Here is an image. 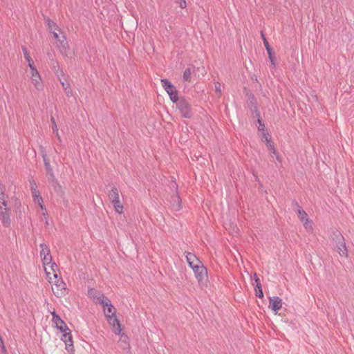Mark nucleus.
Listing matches in <instances>:
<instances>
[{
  "mask_svg": "<svg viewBox=\"0 0 354 354\" xmlns=\"http://www.w3.org/2000/svg\"><path fill=\"white\" fill-rule=\"evenodd\" d=\"M51 315L53 317L52 321L53 324L55 325V327L60 330V332H66L68 330V327L66 326L64 321L61 319L55 311L52 312Z\"/></svg>",
  "mask_w": 354,
  "mask_h": 354,
  "instance_id": "obj_7",
  "label": "nucleus"
},
{
  "mask_svg": "<svg viewBox=\"0 0 354 354\" xmlns=\"http://www.w3.org/2000/svg\"><path fill=\"white\" fill-rule=\"evenodd\" d=\"M191 74H192V69L190 67H188L183 72V82H189L191 81Z\"/></svg>",
  "mask_w": 354,
  "mask_h": 354,
  "instance_id": "obj_28",
  "label": "nucleus"
},
{
  "mask_svg": "<svg viewBox=\"0 0 354 354\" xmlns=\"http://www.w3.org/2000/svg\"><path fill=\"white\" fill-rule=\"evenodd\" d=\"M32 196L35 203H37L40 208L46 212V209L43 204V198L40 194L39 191L37 189H33V192H32Z\"/></svg>",
  "mask_w": 354,
  "mask_h": 354,
  "instance_id": "obj_16",
  "label": "nucleus"
},
{
  "mask_svg": "<svg viewBox=\"0 0 354 354\" xmlns=\"http://www.w3.org/2000/svg\"><path fill=\"white\" fill-rule=\"evenodd\" d=\"M55 290L53 288L54 294L57 297L62 296L66 290V283L64 282L62 278L57 279L55 283Z\"/></svg>",
  "mask_w": 354,
  "mask_h": 354,
  "instance_id": "obj_13",
  "label": "nucleus"
},
{
  "mask_svg": "<svg viewBox=\"0 0 354 354\" xmlns=\"http://www.w3.org/2000/svg\"><path fill=\"white\" fill-rule=\"evenodd\" d=\"M101 304L103 306L104 315L106 319H109L111 315H115V308L111 304V301L108 297L105 298L104 304Z\"/></svg>",
  "mask_w": 354,
  "mask_h": 354,
  "instance_id": "obj_9",
  "label": "nucleus"
},
{
  "mask_svg": "<svg viewBox=\"0 0 354 354\" xmlns=\"http://www.w3.org/2000/svg\"><path fill=\"white\" fill-rule=\"evenodd\" d=\"M176 2L178 3L180 7L183 9L187 7L186 0H176Z\"/></svg>",
  "mask_w": 354,
  "mask_h": 354,
  "instance_id": "obj_37",
  "label": "nucleus"
},
{
  "mask_svg": "<svg viewBox=\"0 0 354 354\" xmlns=\"http://www.w3.org/2000/svg\"><path fill=\"white\" fill-rule=\"evenodd\" d=\"M254 292H255L256 297H257L259 298H263V290H262L261 286H258V287H255L254 288Z\"/></svg>",
  "mask_w": 354,
  "mask_h": 354,
  "instance_id": "obj_34",
  "label": "nucleus"
},
{
  "mask_svg": "<svg viewBox=\"0 0 354 354\" xmlns=\"http://www.w3.org/2000/svg\"><path fill=\"white\" fill-rule=\"evenodd\" d=\"M255 282V287L261 286V281L259 277H257V279H254Z\"/></svg>",
  "mask_w": 354,
  "mask_h": 354,
  "instance_id": "obj_42",
  "label": "nucleus"
},
{
  "mask_svg": "<svg viewBox=\"0 0 354 354\" xmlns=\"http://www.w3.org/2000/svg\"><path fill=\"white\" fill-rule=\"evenodd\" d=\"M257 277H259L257 273L254 274V279H257Z\"/></svg>",
  "mask_w": 354,
  "mask_h": 354,
  "instance_id": "obj_46",
  "label": "nucleus"
},
{
  "mask_svg": "<svg viewBox=\"0 0 354 354\" xmlns=\"http://www.w3.org/2000/svg\"><path fill=\"white\" fill-rule=\"evenodd\" d=\"M107 320L112 325L113 332L115 335H120L121 333V324L116 315H111Z\"/></svg>",
  "mask_w": 354,
  "mask_h": 354,
  "instance_id": "obj_14",
  "label": "nucleus"
},
{
  "mask_svg": "<svg viewBox=\"0 0 354 354\" xmlns=\"http://www.w3.org/2000/svg\"><path fill=\"white\" fill-rule=\"evenodd\" d=\"M185 258L187 261V263L192 261H195L198 264L201 263V261L198 259V257L193 253L185 252Z\"/></svg>",
  "mask_w": 354,
  "mask_h": 354,
  "instance_id": "obj_25",
  "label": "nucleus"
},
{
  "mask_svg": "<svg viewBox=\"0 0 354 354\" xmlns=\"http://www.w3.org/2000/svg\"><path fill=\"white\" fill-rule=\"evenodd\" d=\"M63 333L61 339L65 343L66 350L70 352L71 354H74V346L73 338L70 329L66 332H62Z\"/></svg>",
  "mask_w": 354,
  "mask_h": 354,
  "instance_id": "obj_4",
  "label": "nucleus"
},
{
  "mask_svg": "<svg viewBox=\"0 0 354 354\" xmlns=\"http://www.w3.org/2000/svg\"><path fill=\"white\" fill-rule=\"evenodd\" d=\"M50 122L52 123L53 131L56 135V137L57 138V140H59V142L61 143L62 142V139H61V137H60V136L59 134L57 125L56 124L55 118L53 116L51 117Z\"/></svg>",
  "mask_w": 354,
  "mask_h": 354,
  "instance_id": "obj_24",
  "label": "nucleus"
},
{
  "mask_svg": "<svg viewBox=\"0 0 354 354\" xmlns=\"http://www.w3.org/2000/svg\"><path fill=\"white\" fill-rule=\"evenodd\" d=\"M111 203L117 213L122 214L123 213V205L120 201V198L115 201H111Z\"/></svg>",
  "mask_w": 354,
  "mask_h": 354,
  "instance_id": "obj_23",
  "label": "nucleus"
},
{
  "mask_svg": "<svg viewBox=\"0 0 354 354\" xmlns=\"http://www.w3.org/2000/svg\"><path fill=\"white\" fill-rule=\"evenodd\" d=\"M162 86L166 92L175 88V86L169 82L167 79L163 78L160 80Z\"/></svg>",
  "mask_w": 354,
  "mask_h": 354,
  "instance_id": "obj_21",
  "label": "nucleus"
},
{
  "mask_svg": "<svg viewBox=\"0 0 354 354\" xmlns=\"http://www.w3.org/2000/svg\"><path fill=\"white\" fill-rule=\"evenodd\" d=\"M53 37L57 41V44L59 42L60 46L63 48V50L66 52L67 49H68V44L66 40V36L62 33V35H59L56 31H53Z\"/></svg>",
  "mask_w": 354,
  "mask_h": 354,
  "instance_id": "obj_15",
  "label": "nucleus"
},
{
  "mask_svg": "<svg viewBox=\"0 0 354 354\" xmlns=\"http://www.w3.org/2000/svg\"><path fill=\"white\" fill-rule=\"evenodd\" d=\"M109 198L111 201L120 198L119 190L117 187H113L109 193Z\"/></svg>",
  "mask_w": 354,
  "mask_h": 354,
  "instance_id": "obj_20",
  "label": "nucleus"
},
{
  "mask_svg": "<svg viewBox=\"0 0 354 354\" xmlns=\"http://www.w3.org/2000/svg\"><path fill=\"white\" fill-rule=\"evenodd\" d=\"M215 91L216 93L221 94V84L219 82L215 83Z\"/></svg>",
  "mask_w": 354,
  "mask_h": 354,
  "instance_id": "obj_41",
  "label": "nucleus"
},
{
  "mask_svg": "<svg viewBox=\"0 0 354 354\" xmlns=\"http://www.w3.org/2000/svg\"><path fill=\"white\" fill-rule=\"evenodd\" d=\"M333 241L335 243V248L340 257L347 258L348 250L346 246L344 237L338 230L333 231L330 235Z\"/></svg>",
  "mask_w": 354,
  "mask_h": 354,
  "instance_id": "obj_1",
  "label": "nucleus"
},
{
  "mask_svg": "<svg viewBox=\"0 0 354 354\" xmlns=\"http://www.w3.org/2000/svg\"><path fill=\"white\" fill-rule=\"evenodd\" d=\"M167 93H168L169 98L173 103L176 104L180 100V97H178L176 88L167 91Z\"/></svg>",
  "mask_w": 354,
  "mask_h": 354,
  "instance_id": "obj_22",
  "label": "nucleus"
},
{
  "mask_svg": "<svg viewBox=\"0 0 354 354\" xmlns=\"http://www.w3.org/2000/svg\"><path fill=\"white\" fill-rule=\"evenodd\" d=\"M261 35L262 39L263 41L264 46L268 53V58L270 61L271 65L272 66L273 68H275L276 67V64H275V61H274L275 57H274V53L272 52V49L270 47L267 39L266 38L265 35L263 34V32L262 31L261 32Z\"/></svg>",
  "mask_w": 354,
  "mask_h": 354,
  "instance_id": "obj_10",
  "label": "nucleus"
},
{
  "mask_svg": "<svg viewBox=\"0 0 354 354\" xmlns=\"http://www.w3.org/2000/svg\"><path fill=\"white\" fill-rule=\"evenodd\" d=\"M22 51L24 53V58L26 61L28 62V66H30V64H34V62L30 57L28 49L26 46H22Z\"/></svg>",
  "mask_w": 354,
  "mask_h": 354,
  "instance_id": "obj_27",
  "label": "nucleus"
},
{
  "mask_svg": "<svg viewBox=\"0 0 354 354\" xmlns=\"http://www.w3.org/2000/svg\"><path fill=\"white\" fill-rule=\"evenodd\" d=\"M8 206V203L6 200V195L0 196V207Z\"/></svg>",
  "mask_w": 354,
  "mask_h": 354,
  "instance_id": "obj_36",
  "label": "nucleus"
},
{
  "mask_svg": "<svg viewBox=\"0 0 354 354\" xmlns=\"http://www.w3.org/2000/svg\"><path fill=\"white\" fill-rule=\"evenodd\" d=\"M292 205H295L296 207H297V210L299 208V207H301L299 203H297V201L296 200H293L292 201Z\"/></svg>",
  "mask_w": 354,
  "mask_h": 354,
  "instance_id": "obj_44",
  "label": "nucleus"
},
{
  "mask_svg": "<svg viewBox=\"0 0 354 354\" xmlns=\"http://www.w3.org/2000/svg\"><path fill=\"white\" fill-rule=\"evenodd\" d=\"M176 104L183 118L190 119L193 117L192 107L189 100L180 97V100Z\"/></svg>",
  "mask_w": 354,
  "mask_h": 354,
  "instance_id": "obj_2",
  "label": "nucleus"
},
{
  "mask_svg": "<svg viewBox=\"0 0 354 354\" xmlns=\"http://www.w3.org/2000/svg\"><path fill=\"white\" fill-rule=\"evenodd\" d=\"M46 24H47L48 29L50 30V31L51 32H53V31H55V30L60 31L57 25L53 21L50 20V19H47Z\"/></svg>",
  "mask_w": 354,
  "mask_h": 354,
  "instance_id": "obj_26",
  "label": "nucleus"
},
{
  "mask_svg": "<svg viewBox=\"0 0 354 354\" xmlns=\"http://www.w3.org/2000/svg\"><path fill=\"white\" fill-rule=\"evenodd\" d=\"M283 304L282 299L277 297L273 296L269 298V308H270L276 314L281 308Z\"/></svg>",
  "mask_w": 354,
  "mask_h": 354,
  "instance_id": "obj_8",
  "label": "nucleus"
},
{
  "mask_svg": "<svg viewBox=\"0 0 354 354\" xmlns=\"http://www.w3.org/2000/svg\"><path fill=\"white\" fill-rule=\"evenodd\" d=\"M29 67L31 71V77H36L37 75H40L34 64H30Z\"/></svg>",
  "mask_w": 354,
  "mask_h": 354,
  "instance_id": "obj_35",
  "label": "nucleus"
},
{
  "mask_svg": "<svg viewBox=\"0 0 354 354\" xmlns=\"http://www.w3.org/2000/svg\"><path fill=\"white\" fill-rule=\"evenodd\" d=\"M49 264H50V268H51V270L53 272L54 277L55 279H57L58 274L56 272L58 269V267H57V264L55 262H53L52 261H51V263H50Z\"/></svg>",
  "mask_w": 354,
  "mask_h": 354,
  "instance_id": "obj_32",
  "label": "nucleus"
},
{
  "mask_svg": "<svg viewBox=\"0 0 354 354\" xmlns=\"http://www.w3.org/2000/svg\"><path fill=\"white\" fill-rule=\"evenodd\" d=\"M192 270L198 282L203 281L207 277V268L203 265L201 261L200 265L194 266Z\"/></svg>",
  "mask_w": 354,
  "mask_h": 354,
  "instance_id": "obj_6",
  "label": "nucleus"
},
{
  "mask_svg": "<svg viewBox=\"0 0 354 354\" xmlns=\"http://www.w3.org/2000/svg\"><path fill=\"white\" fill-rule=\"evenodd\" d=\"M188 264H189V266H190V268L192 269L194 268V266H198L199 265L195 261H192L189 262Z\"/></svg>",
  "mask_w": 354,
  "mask_h": 354,
  "instance_id": "obj_43",
  "label": "nucleus"
},
{
  "mask_svg": "<svg viewBox=\"0 0 354 354\" xmlns=\"http://www.w3.org/2000/svg\"><path fill=\"white\" fill-rule=\"evenodd\" d=\"M257 122L259 124V126L258 127V130L261 132L262 135H263V133L268 132L267 129H266V126H265L263 122L262 121V120L260 118H259Z\"/></svg>",
  "mask_w": 354,
  "mask_h": 354,
  "instance_id": "obj_30",
  "label": "nucleus"
},
{
  "mask_svg": "<svg viewBox=\"0 0 354 354\" xmlns=\"http://www.w3.org/2000/svg\"><path fill=\"white\" fill-rule=\"evenodd\" d=\"M31 81L32 84L38 91H41L44 88L43 84L41 82V78L40 75H37L36 77H31Z\"/></svg>",
  "mask_w": 354,
  "mask_h": 354,
  "instance_id": "obj_19",
  "label": "nucleus"
},
{
  "mask_svg": "<svg viewBox=\"0 0 354 354\" xmlns=\"http://www.w3.org/2000/svg\"><path fill=\"white\" fill-rule=\"evenodd\" d=\"M53 186L55 192H56L58 194H60L61 195L64 194L62 186L58 181L57 182V183L53 184Z\"/></svg>",
  "mask_w": 354,
  "mask_h": 354,
  "instance_id": "obj_33",
  "label": "nucleus"
},
{
  "mask_svg": "<svg viewBox=\"0 0 354 354\" xmlns=\"http://www.w3.org/2000/svg\"><path fill=\"white\" fill-rule=\"evenodd\" d=\"M39 149H40V151L41 153L42 159H43V161L44 163V167H45L47 174L48 175L53 174V172H54V171H53L52 167L50 166V160L46 154L45 148L43 146L40 145Z\"/></svg>",
  "mask_w": 354,
  "mask_h": 354,
  "instance_id": "obj_11",
  "label": "nucleus"
},
{
  "mask_svg": "<svg viewBox=\"0 0 354 354\" xmlns=\"http://www.w3.org/2000/svg\"><path fill=\"white\" fill-rule=\"evenodd\" d=\"M121 337H124V338H125V339H127V335H122Z\"/></svg>",
  "mask_w": 354,
  "mask_h": 354,
  "instance_id": "obj_47",
  "label": "nucleus"
},
{
  "mask_svg": "<svg viewBox=\"0 0 354 354\" xmlns=\"http://www.w3.org/2000/svg\"><path fill=\"white\" fill-rule=\"evenodd\" d=\"M297 213L300 221L304 222V225L305 226V227H307V224L309 222V220L306 212L301 207H299L297 210Z\"/></svg>",
  "mask_w": 354,
  "mask_h": 354,
  "instance_id": "obj_18",
  "label": "nucleus"
},
{
  "mask_svg": "<svg viewBox=\"0 0 354 354\" xmlns=\"http://www.w3.org/2000/svg\"><path fill=\"white\" fill-rule=\"evenodd\" d=\"M248 100H249L250 104L252 106H254L255 109H257V100H256L254 95L252 93H250V95H248Z\"/></svg>",
  "mask_w": 354,
  "mask_h": 354,
  "instance_id": "obj_31",
  "label": "nucleus"
},
{
  "mask_svg": "<svg viewBox=\"0 0 354 354\" xmlns=\"http://www.w3.org/2000/svg\"><path fill=\"white\" fill-rule=\"evenodd\" d=\"M63 88L66 91V95L70 96L72 93L71 89L70 88V84L68 82H61Z\"/></svg>",
  "mask_w": 354,
  "mask_h": 354,
  "instance_id": "obj_29",
  "label": "nucleus"
},
{
  "mask_svg": "<svg viewBox=\"0 0 354 354\" xmlns=\"http://www.w3.org/2000/svg\"><path fill=\"white\" fill-rule=\"evenodd\" d=\"M39 247L41 248L40 257L42 259V262L44 266L48 265V263H51L52 261L49 247L45 243H41Z\"/></svg>",
  "mask_w": 354,
  "mask_h": 354,
  "instance_id": "obj_5",
  "label": "nucleus"
},
{
  "mask_svg": "<svg viewBox=\"0 0 354 354\" xmlns=\"http://www.w3.org/2000/svg\"><path fill=\"white\" fill-rule=\"evenodd\" d=\"M30 186L31 192H33V189H37L36 183L34 180H30Z\"/></svg>",
  "mask_w": 354,
  "mask_h": 354,
  "instance_id": "obj_39",
  "label": "nucleus"
},
{
  "mask_svg": "<svg viewBox=\"0 0 354 354\" xmlns=\"http://www.w3.org/2000/svg\"><path fill=\"white\" fill-rule=\"evenodd\" d=\"M50 176V180L52 182L53 184L54 183H57V182L58 181L55 176V174L54 172H53V174H48Z\"/></svg>",
  "mask_w": 354,
  "mask_h": 354,
  "instance_id": "obj_40",
  "label": "nucleus"
},
{
  "mask_svg": "<svg viewBox=\"0 0 354 354\" xmlns=\"http://www.w3.org/2000/svg\"><path fill=\"white\" fill-rule=\"evenodd\" d=\"M6 195V187L0 182V196Z\"/></svg>",
  "mask_w": 354,
  "mask_h": 354,
  "instance_id": "obj_38",
  "label": "nucleus"
},
{
  "mask_svg": "<svg viewBox=\"0 0 354 354\" xmlns=\"http://www.w3.org/2000/svg\"><path fill=\"white\" fill-rule=\"evenodd\" d=\"M263 138L265 139L266 142V145L268 149L274 154H277V150L274 146L273 142H272V138L268 132L263 133L262 135Z\"/></svg>",
  "mask_w": 354,
  "mask_h": 354,
  "instance_id": "obj_17",
  "label": "nucleus"
},
{
  "mask_svg": "<svg viewBox=\"0 0 354 354\" xmlns=\"http://www.w3.org/2000/svg\"><path fill=\"white\" fill-rule=\"evenodd\" d=\"M0 218L5 227H8L10 225V218L9 209L6 207H0Z\"/></svg>",
  "mask_w": 354,
  "mask_h": 354,
  "instance_id": "obj_12",
  "label": "nucleus"
},
{
  "mask_svg": "<svg viewBox=\"0 0 354 354\" xmlns=\"http://www.w3.org/2000/svg\"><path fill=\"white\" fill-rule=\"evenodd\" d=\"M1 351H2L3 354H8L6 347L4 346V343H3V344H1Z\"/></svg>",
  "mask_w": 354,
  "mask_h": 354,
  "instance_id": "obj_45",
  "label": "nucleus"
},
{
  "mask_svg": "<svg viewBox=\"0 0 354 354\" xmlns=\"http://www.w3.org/2000/svg\"><path fill=\"white\" fill-rule=\"evenodd\" d=\"M88 296L93 300L95 304H104V300L106 297L102 293L99 292L94 288H89L88 289Z\"/></svg>",
  "mask_w": 354,
  "mask_h": 354,
  "instance_id": "obj_3",
  "label": "nucleus"
}]
</instances>
